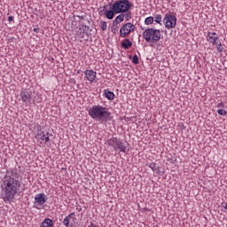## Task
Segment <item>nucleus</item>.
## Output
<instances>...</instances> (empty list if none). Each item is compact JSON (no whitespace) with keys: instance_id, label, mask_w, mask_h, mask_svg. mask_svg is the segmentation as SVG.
I'll return each instance as SVG.
<instances>
[{"instance_id":"nucleus-1","label":"nucleus","mask_w":227,"mask_h":227,"mask_svg":"<svg viewBox=\"0 0 227 227\" xmlns=\"http://www.w3.org/2000/svg\"><path fill=\"white\" fill-rule=\"evenodd\" d=\"M24 188L17 177L16 170H8L2 184V200L4 203H12L18 192H22Z\"/></svg>"},{"instance_id":"nucleus-2","label":"nucleus","mask_w":227,"mask_h":227,"mask_svg":"<svg viewBox=\"0 0 227 227\" xmlns=\"http://www.w3.org/2000/svg\"><path fill=\"white\" fill-rule=\"evenodd\" d=\"M88 113L89 116H90L92 120H97L98 121H100V123L109 121L111 118V112H109V108L100 105L92 106L88 110Z\"/></svg>"},{"instance_id":"nucleus-3","label":"nucleus","mask_w":227,"mask_h":227,"mask_svg":"<svg viewBox=\"0 0 227 227\" xmlns=\"http://www.w3.org/2000/svg\"><path fill=\"white\" fill-rule=\"evenodd\" d=\"M160 30L155 28H147L143 32V38L149 43H157L160 40Z\"/></svg>"},{"instance_id":"nucleus-4","label":"nucleus","mask_w":227,"mask_h":227,"mask_svg":"<svg viewBox=\"0 0 227 227\" xmlns=\"http://www.w3.org/2000/svg\"><path fill=\"white\" fill-rule=\"evenodd\" d=\"M106 145L111 146L115 152H122V153H127L129 152V147L125 144V142L121 141L118 137H111L110 139L106 140Z\"/></svg>"},{"instance_id":"nucleus-5","label":"nucleus","mask_w":227,"mask_h":227,"mask_svg":"<svg viewBox=\"0 0 227 227\" xmlns=\"http://www.w3.org/2000/svg\"><path fill=\"white\" fill-rule=\"evenodd\" d=\"M116 13H127L130 10V2L129 0H117L113 4Z\"/></svg>"},{"instance_id":"nucleus-6","label":"nucleus","mask_w":227,"mask_h":227,"mask_svg":"<svg viewBox=\"0 0 227 227\" xmlns=\"http://www.w3.org/2000/svg\"><path fill=\"white\" fill-rule=\"evenodd\" d=\"M136 31V26L132 23L124 24L120 29V36L121 38H127L130 33H134Z\"/></svg>"},{"instance_id":"nucleus-7","label":"nucleus","mask_w":227,"mask_h":227,"mask_svg":"<svg viewBox=\"0 0 227 227\" xmlns=\"http://www.w3.org/2000/svg\"><path fill=\"white\" fill-rule=\"evenodd\" d=\"M21 102L27 106V104H35V98H33V92L29 90H22L20 94Z\"/></svg>"},{"instance_id":"nucleus-8","label":"nucleus","mask_w":227,"mask_h":227,"mask_svg":"<svg viewBox=\"0 0 227 227\" xmlns=\"http://www.w3.org/2000/svg\"><path fill=\"white\" fill-rule=\"evenodd\" d=\"M45 203H47V196H45V193H38L35 195L34 202L35 208L40 210V208H43Z\"/></svg>"},{"instance_id":"nucleus-9","label":"nucleus","mask_w":227,"mask_h":227,"mask_svg":"<svg viewBox=\"0 0 227 227\" xmlns=\"http://www.w3.org/2000/svg\"><path fill=\"white\" fill-rule=\"evenodd\" d=\"M163 22L167 29H173L176 26V17L167 13L163 19Z\"/></svg>"},{"instance_id":"nucleus-10","label":"nucleus","mask_w":227,"mask_h":227,"mask_svg":"<svg viewBox=\"0 0 227 227\" xmlns=\"http://www.w3.org/2000/svg\"><path fill=\"white\" fill-rule=\"evenodd\" d=\"M35 139L39 145H45V143H49V134L45 133L42 129H39L35 136Z\"/></svg>"},{"instance_id":"nucleus-11","label":"nucleus","mask_w":227,"mask_h":227,"mask_svg":"<svg viewBox=\"0 0 227 227\" xmlns=\"http://www.w3.org/2000/svg\"><path fill=\"white\" fill-rule=\"evenodd\" d=\"M206 38L207 42L213 45H217V43H219V36L215 32H208Z\"/></svg>"},{"instance_id":"nucleus-12","label":"nucleus","mask_w":227,"mask_h":227,"mask_svg":"<svg viewBox=\"0 0 227 227\" xmlns=\"http://www.w3.org/2000/svg\"><path fill=\"white\" fill-rule=\"evenodd\" d=\"M106 12V17L108 19V20H113L114 19V13H116V10L114 6H112V9L107 11V5H104L103 10L99 12V14Z\"/></svg>"},{"instance_id":"nucleus-13","label":"nucleus","mask_w":227,"mask_h":227,"mask_svg":"<svg viewBox=\"0 0 227 227\" xmlns=\"http://www.w3.org/2000/svg\"><path fill=\"white\" fill-rule=\"evenodd\" d=\"M84 75L87 81H90V82H94V81L97 79V72L93 70H90V69L85 70Z\"/></svg>"},{"instance_id":"nucleus-14","label":"nucleus","mask_w":227,"mask_h":227,"mask_svg":"<svg viewBox=\"0 0 227 227\" xmlns=\"http://www.w3.org/2000/svg\"><path fill=\"white\" fill-rule=\"evenodd\" d=\"M72 217H75V213H70L67 216H66L63 220V224L66 227L70 226V219H72Z\"/></svg>"},{"instance_id":"nucleus-15","label":"nucleus","mask_w":227,"mask_h":227,"mask_svg":"<svg viewBox=\"0 0 227 227\" xmlns=\"http://www.w3.org/2000/svg\"><path fill=\"white\" fill-rule=\"evenodd\" d=\"M121 47L123 49H130V47H132V42L130 41V39L126 38L124 39V41L121 43Z\"/></svg>"},{"instance_id":"nucleus-16","label":"nucleus","mask_w":227,"mask_h":227,"mask_svg":"<svg viewBox=\"0 0 227 227\" xmlns=\"http://www.w3.org/2000/svg\"><path fill=\"white\" fill-rule=\"evenodd\" d=\"M104 95L106 98H107V100H114V92L108 90H105Z\"/></svg>"},{"instance_id":"nucleus-17","label":"nucleus","mask_w":227,"mask_h":227,"mask_svg":"<svg viewBox=\"0 0 227 227\" xmlns=\"http://www.w3.org/2000/svg\"><path fill=\"white\" fill-rule=\"evenodd\" d=\"M54 223L52 222V220L49 219V218H45L42 223H41V227H51L53 226Z\"/></svg>"},{"instance_id":"nucleus-18","label":"nucleus","mask_w":227,"mask_h":227,"mask_svg":"<svg viewBox=\"0 0 227 227\" xmlns=\"http://www.w3.org/2000/svg\"><path fill=\"white\" fill-rule=\"evenodd\" d=\"M123 20H125V16L121 12L114 19V24H120V22H123Z\"/></svg>"},{"instance_id":"nucleus-19","label":"nucleus","mask_w":227,"mask_h":227,"mask_svg":"<svg viewBox=\"0 0 227 227\" xmlns=\"http://www.w3.org/2000/svg\"><path fill=\"white\" fill-rule=\"evenodd\" d=\"M88 35V33L83 28H79L77 31V36L78 38H84L85 36Z\"/></svg>"},{"instance_id":"nucleus-20","label":"nucleus","mask_w":227,"mask_h":227,"mask_svg":"<svg viewBox=\"0 0 227 227\" xmlns=\"http://www.w3.org/2000/svg\"><path fill=\"white\" fill-rule=\"evenodd\" d=\"M148 168H150L153 171H159V166L155 162L149 163Z\"/></svg>"},{"instance_id":"nucleus-21","label":"nucleus","mask_w":227,"mask_h":227,"mask_svg":"<svg viewBox=\"0 0 227 227\" xmlns=\"http://www.w3.org/2000/svg\"><path fill=\"white\" fill-rule=\"evenodd\" d=\"M154 22H156L157 24H160V26H162V15L160 14H157L155 17H154Z\"/></svg>"},{"instance_id":"nucleus-22","label":"nucleus","mask_w":227,"mask_h":227,"mask_svg":"<svg viewBox=\"0 0 227 227\" xmlns=\"http://www.w3.org/2000/svg\"><path fill=\"white\" fill-rule=\"evenodd\" d=\"M153 22V17H152V16L147 17V18H145V24L146 26L152 25Z\"/></svg>"},{"instance_id":"nucleus-23","label":"nucleus","mask_w":227,"mask_h":227,"mask_svg":"<svg viewBox=\"0 0 227 227\" xmlns=\"http://www.w3.org/2000/svg\"><path fill=\"white\" fill-rule=\"evenodd\" d=\"M99 27L102 29V31H106V29H107V22L101 20L99 22Z\"/></svg>"},{"instance_id":"nucleus-24","label":"nucleus","mask_w":227,"mask_h":227,"mask_svg":"<svg viewBox=\"0 0 227 227\" xmlns=\"http://www.w3.org/2000/svg\"><path fill=\"white\" fill-rule=\"evenodd\" d=\"M123 16L126 20H130L132 19V12L128 11L126 13H123Z\"/></svg>"},{"instance_id":"nucleus-25","label":"nucleus","mask_w":227,"mask_h":227,"mask_svg":"<svg viewBox=\"0 0 227 227\" xmlns=\"http://www.w3.org/2000/svg\"><path fill=\"white\" fill-rule=\"evenodd\" d=\"M111 29L114 35H116V33H118V25L114 24V21L113 22V26L111 27Z\"/></svg>"},{"instance_id":"nucleus-26","label":"nucleus","mask_w":227,"mask_h":227,"mask_svg":"<svg viewBox=\"0 0 227 227\" xmlns=\"http://www.w3.org/2000/svg\"><path fill=\"white\" fill-rule=\"evenodd\" d=\"M132 63H134V65H139V57L137 55L133 56Z\"/></svg>"},{"instance_id":"nucleus-27","label":"nucleus","mask_w":227,"mask_h":227,"mask_svg":"<svg viewBox=\"0 0 227 227\" xmlns=\"http://www.w3.org/2000/svg\"><path fill=\"white\" fill-rule=\"evenodd\" d=\"M215 45H217V51L218 52H223V44L221 43V41H218V43L217 44H215Z\"/></svg>"},{"instance_id":"nucleus-28","label":"nucleus","mask_w":227,"mask_h":227,"mask_svg":"<svg viewBox=\"0 0 227 227\" xmlns=\"http://www.w3.org/2000/svg\"><path fill=\"white\" fill-rule=\"evenodd\" d=\"M67 168H61V170L59 172V176H67Z\"/></svg>"},{"instance_id":"nucleus-29","label":"nucleus","mask_w":227,"mask_h":227,"mask_svg":"<svg viewBox=\"0 0 227 227\" xmlns=\"http://www.w3.org/2000/svg\"><path fill=\"white\" fill-rule=\"evenodd\" d=\"M217 113H218V114H220V116H226V114H227V111L224 109H219L217 111Z\"/></svg>"},{"instance_id":"nucleus-30","label":"nucleus","mask_w":227,"mask_h":227,"mask_svg":"<svg viewBox=\"0 0 227 227\" xmlns=\"http://www.w3.org/2000/svg\"><path fill=\"white\" fill-rule=\"evenodd\" d=\"M216 107H224V103H223V102L218 103Z\"/></svg>"},{"instance_id":"nucleus-31","label":"nucleus","mask_w":227,"mask_h":227,"mask_svg":"<svg viewBox=\"0 0 227 227\" xmlns=\"http://www.w3.org/2000/svg\"><path fill=\"white\" fill-rule=\"evenodd\" d=\"M13 16H10L9 18H8V20H9V22H13Z\"/></svg>"},{"instance_id":"nucleus-32","label":"nucleus","mask_w":227,"mask_h":227,"mask_svg":"<svg viewBox=\"0 0 227 227\" xmlns=\"http://www.w3.org/2000/svg\"><path fill=\"white\" fill-rule=\"evenodd\" d=\"M70 82H71V84H75V79L72 78V79L70 80Z\"/></svg>"},{"instance_id":"nucleus-33","label":"nucleus","mask_w":227,"mask_h":227,"mask_svg":"<svg viewBox=\"0 0 227 227\" xmlns=\"http://www.w3.org/2000/svg\"><path fill=\"white\" fill-rule=\"evenodd\" d=\"M88 227H98L97 225L91 223L90 225H89Z\"/></svg>"},{"instance_id":"nucleus-34","label":"nucleus","mask_w":227,"mask_h":227,"mask_svg":"<svg viewBox=\"0 0 227 227\" xmlns=\"http://www.w3.org/2000/svg\"><path fill=\"white\" fill-rule=\"evenodd\" d=\"M35 33H38V28H34Z\"/></svg>"},{"instance_id":"nucleus-35","label":"nucleus","mask_w":227,"mask_h":227,"mask_svg":"<svg viewBox=\"0 0 227 227\" xmlns=\"http://www.w3.org/2000/svg\"><path fill=\"white\" fill-rule=\"evenodd\" d=\"M224 208L227 210V203H225Z\"/></svg>"},{"instance_id":"nucleus-36","label":"nucleus","mask_w":227,"mask_h":227,"mask_svg":"<svg viewBox=\"0 0 227 227\" xmlns=\"http://www.w3.org/2000/svg\"><path fill=\"white\" fill-rule=\"evenodd\" d=\"M226 70H227V67H226Z\"/></svg>"}]
</instances>
